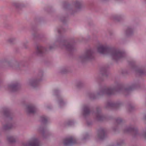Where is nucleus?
<instances>
[{
    "instance_id": "f257e3e1",
    "label": "nucleus",
    "mask_w": 146,
    "mask_h": 146,
    "mask_svg": "<svg viewBox=\"0 0 146 146\" xmlns=\"http://www.w3.org/2000/svg\"><path fill=\"white\" fill-rule=\"evenodd\" d=\"M104 50V48L102 46H100L98 48V50L99 52L102 53Z\"/></svg>"
}]
</instances>
